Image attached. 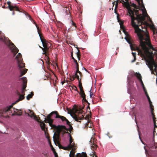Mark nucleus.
<instances>
[{"instance_id":"nucleus-24","label":"nucleus","mask_w":157,"mask_h":157,"mask_svg":"<svg viewBox=\"0 0 157 157\" xmlns=\"http://www.w3.org/2000/svg\"><path fill=\"white\" fill-rule=\"evenodd\" d=\"M151 28H152L153 29V33H154V34H155V27L153 25H152L151 26ZM155 34L157 35V32H156L155 33Z\"/></svg>"},{"instance_id":"nucleus-37","label":"nucleus","mask_w":157,"mask_h":157,"mask_svg":"<svg viewBox=\"0 0 157 157\" xmlns=\"http://www.w3.org/2000/svg\"><path fill=\"white\" fill-rule=\"evenodd\" d=\"M29 18H31L30 16L29 15Z\"/></svg>"},{"instance_id":"nucleus-31","label":"nucleus","mask_w":157,"mask_h":157,"mask_svg":"<svg viewBox=\"0 0 157 157\" xmlns=\"http://www.w3.org/2000/svg\"><path fill=\"white\" fill-rule=\"evenodd\" d=\"M7 4H8L9 5H10V2H9H9H7Z\"/></svg>"},{"instance_id":"nucleus-45","label":"nucleus","mask_w":157,"mask_h":157,"mask_svg":"<svg viewBox=\"0 0 157 157\" xmlns=\"http://www.w3.org/2000/svg\"><path fill=\"white\" fill-rule=\"evenodd\" d=\"M63 84V82H62V84Z\"/></svg>"},{"instance_id":"nucleus-32","label":"nucleus","mask_w":157,"mask_h":157,"mask_svg":"<svg viewBox=\"0 0 157 157\" xmlns=\"http://www.w3.org/2000/svg\"><path fill=\"white\" fill-rule=\"evenodd\" d=\"M71 57H73V53H72V52H71Z\"/></svg>"},{"instance_id":"nucleus-6","label":"nucleus","mask_w":157,"mask_h":157,"mask_svg":"<svg viewBox=\"0 0 157 157\" xmlns=\"http://www.w3.org/2000/svg\"><path fill=\"white\" fill-rule=\"evenodd\" d=\"M25 91V90H23V89H22L21 91V93L22 94H18V95L19 96V97L14 102H13L12 103V105H13L17 103L19 101H21L24 99L25 98L24 94Z\"/></svg>"},{"instance_id":"nucleus-34","label":"nucleus","mask_w":157,"mask_h":157,"mask_svg":"<svg viewBox=\"0 0 157 157\" xmlns=\"http://www.w3.org/2000/svg\"><path fill=\"white\" fill-rule=\"evenodd\" d=\"M128 38H127L126 37H125L124 38V39L126 40H127Z\"/></svg>"},{"instance_id":"nucleus-46","label":"nucleus","mask_w":157,"mask_h":157,"mask_svg":"<svg viewBox=\"0 0 157 157\" xmlns=\"http://www.w3.org/2000/svg\"><path fill=\"white\" fill-rule=\"evenodd\" d=\"M42 116H44H44H43V115H42Z\"/></svg>"},{"instance_id":"nucleus-29","label":"nucleus","mask_w":157,"mask_h":157,"mask_svg":"<svg viewBox=\"0 0 157 157\" xmlns=\"http://www.w3.org/2000/svg\"><path fill=\"white\" fill-rule=\"evenodd\" d=\"M132 54H133V57H134V58H135V56H136V52H132Z\"/></svg>"},{"instance_id":"nucleus-5","label":"nucleus","mask_w":157,"mask_h":157,"mask_svg":"<svg viewBox=\"0 0 157 157\" xmlns=\"http://www.w3.org/2000/svg\"><path fill=\"white\" fill-rule=\"evenodd\" d=\"M135 75L136 76L137 78L140 81V82L141 84V85L142 86L143 90L144 92H145V94L146 95V96L147 99L149 103V105H150V107L151 110V112H152V111L153 110V105L152 104H151V102L150 99V98L148 96V95L147 94V93L146 90L145 88V87L144 86V84L143 82L142 81L141 79V76L140 75V74L139 73H136L135 74Z\"/></svg>"},{"instance_id":"nucleus-8","label":"nucleus","mask_w":157,"mask_h":157,"mask_svg":"<svg viewBox=\"0 0 157 157\" xmlns=\"http://www.w3.org/2000/svg\"><path fill=\"white\" fill-rule=\"evenodd\" d=\"M69 136V144L68 145L67 147H62V146H59V148H61L63 149H66L67 148H71L74 147V145L73 144V143H72V140L71 136L70 135Z\"/></svg>"},{"instance_id":"nucleus-2","label":"nucleus","mask_w":157,"mask_h":157,"mask_svg":"<svg viewBox=\"0 0 157 157\" xmlns=\"http://www.w3.org/2000/svg\"><path fill=\"white\" fill-rule=\"evenodd\" d=\"M0 40L1 41L3 42L6 44L9 47L14 56H15L18 52V49L8 39L6 38L4 36H3L2 38H0Z\"/></svg>"},{"instance_id":"nucleus-18","label":"nucleus","mask_w":157,"mask_h":157,"mask_svg":"<svg viewBox=\"0 0 157 157\" xmlns=\"http://www.w3.org/2000/svg\"><path fill=\"white\" fill-rule=\"evenodd\" d=\"M92 89L91 88L89 92L90 93V98H93V96H94V95L93 94L92 92L91 91Z\"/></svg>"},{"instance_id":"nucleus-27","label":"nucleus","mask_w":157,"mask_h":157,"mask_svg":"<svg viewBox=\"0 0 157 157\" xmlns=\"http://www.w3.org/2000/svg\"><path fill=\"white\" fill-rule=\"evenodd\" d=\"M45 124L44 123H43V126H41V128L42 129H44V128H45Z\"/></svg>"},{"instance_id":"nucleus-40","label":"nucleus","mask_w":157,"mask_h":157,"mask_svg":"<svg viewBox=\"0 0 157 157\" xmlns=\"http://www.w3.org/2000/svg\"><path fill=\"white\" fill-rule=\"evenodd\" d=\"M153 120L154 121V117H153Z\"/></svg>"},{"instance_id":"nucleus-9","label":"nucleus","mask_w":157,"mask_h":157,"mask_svg":"<svg viewBox=\"0 0 157 157\" xmlns=\"http://www.w3.org/2000/svg\"><path fill=\"white\" fill-rule=\"evenodd\" d=\"M20 79L22 80L23 83L22 89L25 90V89L26 87V86L25 84H26L27 82V79L25 77H23L21 78Z\"/></svg>"},{"instance_id":"nucleus-36","label":"nucleus","mask_w":157,"mask_h":157,"mask_svg":"<svg viewBox=\"0 0 157 157\" xmlns=\"http://www.w3.org/2000/svg\"><path fill=\"white\" fill-rule=\"evenodd\" d=\"M120 26H121V27L122 25H121V23H120Z\"/></svg>"},{"instance_id":"nucleus-21","label":"nucleus","mask_w":157,"mask_h":157,"mask_svg":"<svg viewBox=\"0 0 157 157\" xmlns=\"http://www.w3.org/2000/svg\"><path fill=\"white\" fill-rule=\"evenodd\" d=\"M127 42L130 44V48L132 50V44H131V43L129 40V39L128 38L127 40H126Z\"/></svg>"},{"instance_id":"nucleus-35","label":"nucleus","mask_w":157,"mask_h":157,"mask_svg":"<svg viewBox=\"0 0 157 157\" xmlns=\"http://www.w3.org/2000/svg\"><path fill=\"white\" fill-rule=\"evenodd\" d=\"M72 59H73V60H74L75 59L73 57H72Z\"/></svg>"},{"instance_id":"nucleus-23","label":"nucleus","mask_w":157,"mask_h":157,"mask_svg":"<svg viewBox=\"0 0 157 157\" xmlns=\"http://www.w3.org/2000/svg\"><path fill=\"white\" fill-rule=\"evenodd\" d=\"M75 152L72 151H71L70 152L69 156H71L73 157H74Z\"/></svg>"},{"instance_id":"nucleus-42","label":"nucleus","mask_w":157,"mask_h":157,"mask_svg":"<svg viewBox=\"0 0 157 157\" xmlns=\"http://www.w3.org/2000/svg\"><path fill=\"white\" fill-rule=\"evenodd\" d=\"M12 14H13V15L14 14V12Z\"/></svg>"},{"instance_id":"nucleus-19","label":"nucleus","mask_w":157,"mask_h":157,"mask_svg":"<svg viewBox=\"0 0 157 157\" xmlns=\"http://www.w3.org/2000/svg\"><path fill=\"white\" fill-rule=\"evenodd\" d=\"M9 8L10 11L13 10L14 9H17L16 7L13 6H9Z\"/></svg>"},{"instance_id":"nucleus-20","label":"nucleus","mask_w":157,"mask_h":157,"mask_svg":"<svg viewBox=\"0 0 157 157\" xmlns=\"http://www.w3.org/2000/svg\"><path fill=\"white\" fill-rule=\"evenodd\" d=\"M76 48L77 49V50H78V51L76 52V56L78 58V60H79V51L78 50V48L77 47H76Z\"/></svg>"},{"instance_id":"nucleus-25","label":"nucleus","mask_w":157,"mask_h":157,"mask_svg":"<svg viewBox=\"0 0 157 157\" xmlns=\"http://www.w3.org/2000/svg\"><path fill=\"white\" fill-rule=\"evenodd\" d=\"M96 145L94 143L92 144V143L91 142V147L94 148L95 147H96Z\"/></svg>"},{"instance_id":"nucleus-17","label":"nucleus","mask_w":157,"mask_h":157,"mask_svg":"<svg viewBox=\"0 0 157 157\" xmlns=\"http://www.w3.org/2000/svg\"><path fill=\"white\" fill-rule=\"evenodd\" d=\"M79 94L82 97H84V96H86L83 90H80V93H79Z\"/></svg>"},{"instance_id":"nucleus-12","label":"nucleus","mask_w":157,"mask_h":157,"mask_svg":"<svg viewBox=\"0 0 157 157\" xmlns=\"http://www.w3.org/2000/svg\"><path fill=\"white\" fill-rule=\"evenodd\" d=\"M14 112L15 113V114L17 116H21L22 114V112L21 110H19L17 109H14Z\"/></svg>"},{"instance_id":"nucleus-10","label":"nucleus","mask_w":157,"mask_h":157,"mask_svg":"<svg viewBox=\"0 0 157 157\" xmlns=\"http://www.w3.org/2000/svg\"><path fill=\"white\" fill-rule=\"evenodd\" d=\"M74 62V63H75L76 64V71L75 72V73L74 75H75V77L77 76V77H78V75L77 74V73H78L80 75V74L81 73V72H80L78 71V64L77 63V61L75 59L74 60H73Z\"/></svg>"},{"instance_id":"nucleus-11","label":"nucleus","mask_w":157,"mask_h":157,"mask_svg":"<svg viewBox=\"0 0 157 157\" xmlns=\"http://www.w3.org/2000/svg\"><path fill=\"white\" fill-rule=\"evenodd\" d=\"M12 105H11L9 107H7L3 111L0 109V114H3L4 113H6L9 111L10 109L12 107Z\"/></svg>"},{"instance_id":"nucleus-16","label":"nucleus","mask_w":157,"mask_h":157,"mask_svg":"<svg viewBox=\"0 0 157 157\" xmlns=\"http://www.w3.org/2000/svg\"><path fill=\"white\" fill-rule=\"evenodd\" d=\"M33 95V92H31L30 94H29L26 96V99L27 100H29L31 98Z\"/></svg>"},{"instance_id":"nucleus-44","label":"nucleus","mask_w":157,"mask_h":157,"mask_svg":"<svg viewBox=\"0 0 157 157\" xmlns=\"http://www.w3.org/2000/svg\"><path fill=\"white\" fill-rule=\"evenodd\" d=\"M1 32L0 31V34H1Z\"/></svg>"},{"instance_id":"nucleus-7","label":"nucleus","mask_w":157,"mask_h":157,"mask_svg":"<svg viewBox=\"0 0 157 157\" xmlns=\"http://www.w3.org/2000/svg\"><path fill=\"white\" fill-rule=\"evenodd\" d=\"M65 126H62L61 127H59L57 130L56 133L55 132L54 133V135L53 136V140L55 142L54 140V136L55 135V136L57 139H58L59 136V134L62 131V129H64L65 128Z\"/></svg>"},{"instance_id":"nucleus-28","label":"nucleus","mask_w":157,"mask_h":157,"mask_svg":"<svg viewBox=\"0 0 157 157\" xmlns=\"http://www.w3.org/2000/svg\"><path fill=\"white\" fill-rule=\"evenodd\" d=\"M67 27L68 28V31H70L71 29H70V27L69 26H68V25H67Z\"/></svg>"},{"instance_id":"nucleus-1","label":"nucleus","mask_w":157,"mask_h":157,"mask_svg":"<svg viewBox=\"0 0 157 157\" xmlns=\"http://www.w3.org/2000/svg\"><path fill=\"white\" fill-rule=\"evenodd\" d=\"M17 60L18 66L20 73L19 77H21L25 74L27 71V69L24 68L25 64L22 62V59L21 55L20 53H18L15 58Z\"/></svg>"},{"instance_id":"nucleus-15","label":"nucleus","mask_w":157,"mask_h":157,"mask_svg":"<svg viewBox=\"0 0 157 157\" xmlns=\"http://www.w3.org/2000/svg\"><path fill=\"white\" fill-rule=\"evenodd\" d=\"M34 23H35V25L36 26V28H37V30H38L37 31H38V34H39V37H40V40H41V42L42 43L43 46V47H45V46H44V43L43 41V40H42V39H41V36H40V33H39V29H38V27H37V25H36V24L35 23V22H34Z\"/></svg>"},{"instance_id":"nucleus-14","label":"nucleus","mask_w":157,"mask_h":157,"mask_svg":"<svg viewBox=\"0 0 157 157\" xmlns=\"http://www.w3.org/2000/svg\"><path fill=\"white\" fill-rule=\"evenodd\" d=\"M73 76V78H77V79H78V82H79V84H78L79 87V88L80 90H83L82 87V85L81 84L80 82V80H81V79H79V76L78 75V77H77V76L75 77V75H74Z\"/></svg>"},{"instance_id":"nucleus-4","label":"nucleus","mask_w":157,"mask_h":157,"mask_svg":"<svg viewBox=\"0 0 157 157\" xmlns=\"http://www.w3.org/2000/svg\"><path fill=\"white\" fill-rule=\"evenodd\" d=\"M82 112V110L81 109L78 110L76 109L72 111V113L69 114L75 121H78V120H82L83 118Z\"/></svg>"},{"instance_id":"nucleus-39","label":"nucleus","mask_w":157,"mask_h":157,"mask_svg":"<svg viewBox=\"0 0 157 157\" xmlns=\"http://www.w3.org/2000/svg\"><path fill=\"white\" fill-rule=\"evenodd\" d=\"M15 115V114H12V116H14Z\"/></svg>"},{"instance_id":"nucleus-41","label":"nucleus","mask_w":157,"mask_h":157,"mask_svg":"<svg viewBox=\"0 0 157 157\" xmlns=\"http://www.w3.org/2000/svg\"><path fill=\"white\" fill-rule=\"evenodd\" d=\"M139 138H140V140H141V138H140V136H139Z\"/></svg>"},{"instance_id":"nucleus-33","label":"nucleus","mask_w":157,"mask_h":157,"mask_svg":"<svg viewBox=\"0 0 157 157\" xmlns=\"http://www.w3.org/2000/svg\"><path fill=\"white\" fill-rule=\"evenodd\" d=\"M135 59H136V58H135H135H134V59L132 61V62H134L135 61Z\"/></svg>"},{"instance_id":"nucleus-13","label":"nucleus","mask_w":157,"mask_h":157,"mask_svg":"<svg viewBox=\"0 0 157 157\" xmlns=\"http://www.w3.org/2000/svg\"><path fill=\"white\" fill-rule=\"evenodd\" d=\"M29 111L30 112V114L28 113L27 114L28 116L30 117L31 118H33L34 119L36 120H37L38 119L36 118V117L34 115V113L30 110H29Z\"/></svg>"},{"instance_id":"nucleus-22","label":"nucleus","mask_w":157,"mask_h":157,"mask_svg":"<svg viewBox=\"0 0 157 157\" xmlns=\"http://www.w3.org/2000/svg\"><path fill=\"white\" fill-rule=\"evenodd\" d=\"M69 24L71 25V26L73 25L75 26V27L76 26L75 23H74V22L71 20L69 21Z\"/></svg>"},{"instance_id":"nucleus-3","label":"nucleus","mask_w":157,"mask_h":157,"mask_svg":"<svg viewBox=\"0 0 157 157\" xmlns=\"http://www.w3.org/2000/svg\"><path fill=\"white\" fill-rule=\"evenodd\" d=\"M56 112L54 111L48 115L47 117V119L46 120L45 118H44V120L46 121L45 122H48L49 124H51L53 121V120L50 117L53 114H56V118H60L63 121H64L67 124H69V122L64 117L58 115L56 114Z\"/></svg>"},{"instance_id":"nucleus-43","label":"nucleus","mask_w":157,"mask_h":157,"mask_svg":"<svg viewBox=\"0 0 157 157\" xmlns=\"http://www.w3.org/2000/svg\"><path fill=\"white\" fill-rule=\"evenodd\" d=\"M70 156V157H73V156Z\"/></svg>"},{"instance_id":"nucleus-38","label":"nucleus","mask_w":157,"mask_h":157,"mask_svg":"<svg viewBox=\"0 0 157 157\" xmlns=\"http://www.w3.org/2000/svg\"><path fill=\"white\" fill-rule=\"evenodd\" d=\"M52 150H54V148H53V147H52Z\"/></svg>"},{"instance_id":"nucleus-26","label":"nucleus","mask_w":157,"mask_h":157,"mask_svg":"<svg viewBox=\"0 0 157 157\" xmlns=\"http://www.w3.org/2000/svg\"><path fill=\"white\" fill-rule=\"evenodd\" d=\"M82 101H87V100L86 98V96H84V97H82Z\"/></svg>"},{"instance_id":"nucleus-47","label":"nucleus","mask_w":157,"mask_h":157,"mask_svg":"<svg viewBox=\"0 0 157 157\" xmlns=\"http://www.w3.org/2000/svg\"><path fill=\"white\" fill-rule=\"evenodd\" d=\"M41 61L43 62V61H42V60H41Z\"/></svg>"},{"instance_id":"nucleus-30","label":"nucleus","mask_w":157,"mask_h":157,"mask_svg":"<svg viewBox=\"0 0 157 157\" xmlns=\"http://www.w3.org/2000/svg\"><path fill=\"white\" fill-rule=\"evenodd\" d=\"M82 70H84L86 71H87V72H88V71H87L86 70L84 67H83L82 68Z\"/></svg>"}]
</instances>
